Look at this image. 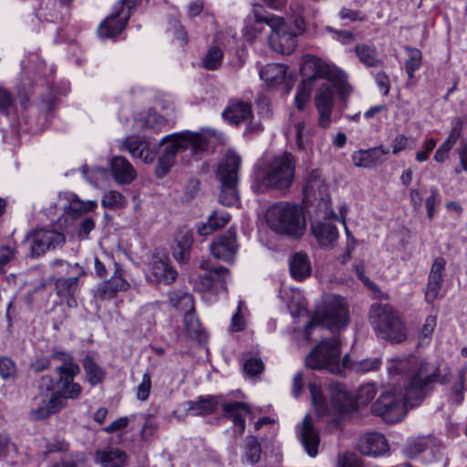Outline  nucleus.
Returning <instances> with one entry per match:
<instances>
[{
    "mask_svg": "<svg viewBox=\"0 0 467 467\" xmlns=\"http://www.w3.org/2000/svg\"><path fill=\"white\" fill-rule=\"evenodd\" d=\"M388 373L391 389L379 395L371 412L390 423L400 421L406 409L420 404L440 380L439 366L415 356L391 359Z\"/></svg>",
    "mask_w": 467,
    "mask_h": 467,
    "instance_id": "f257e3e1",
    "label": "nucleus"
},
{
    "mask_svg": "<svg viewBox=\"0 0 467 467\" xmlns=\"http://www.w3.org/2000/svg\"><path fill=\"white\" fill-rule=\"evenodd\" d=\"M209 140L203 133L185 130L164 137L160 142V156L155 166V175L165 177L175 163L179 152L190 150L191 155L198 157L207 150Z\"/></svg>",
    "mask_w": 467,
    "mask_h": 467,
    "instance_id": "f03ea898",
    "label": "nucleus"
},
{
    "mask_svg": "<svg viewBox=\"0 0 467 467\" xmlns=\"http://www.w3.org/2000/svg\"><path fill=\"white\" fill-rule=\"evenodd\" d=\"M349 319V305L346 298L335 294H324L306 326V337L310 338L311 330L319 326L338 333L348 327Z\"/></svg>",
    "mask_w": 467,
    "mask_h": 467,
    "instance_id": "7ed1b4c3",
    "label": "nucleus"
},
{
    "mask_svg": "<svg viewBox=\"0 0 467 467\" xmlns=\"http://www.w3.org/2000/svg\"><path fill=\"white\" fill-rule=\"evenodd\" d=\"M295 171L294 155L285 151L254 174L252 187L257 192H265L268 189L286 190L294 182Z\"/></svg>",
    "mask_w": 467,
    "mask_h": 467,
    "instance_id": "20e7f679",
    "label": "nucleus"
},
{
    "mask_svg": "<svg viewBox=\"0 0 467 467\" xmlns=\"http://www.w3.org/2000/svg\"><path fill=\"white\" fill-rule=\"evenodd\" d=\"M322 83L318 86L315 94V105L318 110V125L327 128L331 122V113L334 106L335 95L337 93L340 101L346 107L347 99L352 88L347 82L343 73L332 67L331 78H321Z\"/></svg>",
    "mask_w": 467,
    "mask_h": 467,
    "instance_id": "39448f33",
    "label": "nucleus"
},
{
    "mask_svg": "<svg viewBox=\"0 0 467 467\" xmlns=\"http://www.w3.org/2000/svg\"><path fill=\"white\" fill-rule=\"evenodd\" d=\"M268 226L278 234L300 239L306 233V222L303 208L289 202H276L266 213Z\"/></svg>",
    "mask_w": 467,
    "mask_h": 467,
    "instance_id": "423d86ee",
    "label": "nucleus"
},
{
    "mask_svg": "<svg viewBox=\"0 0 467 467\" xmlns=\"http://www.w3.org/2000/svg\"><path fill=\"white\" fill-rule=\"evenodd\" d=\"M368 320L378 337L395 344L406 340V324L391 305L373 303L369 308Z\"/></svg>",
    "mask_w": 467,
    "mask_h": 467,
    "instance_id": "0eeeda50",
    "label": "nucleus"
},
{
    "mask_svg": "<svg viewBox=\"0 0 467 467\" xmlns=\"http://www.w3.org/2000/svg\"><path fill=\"white\" fill-rule=\"evenodd\" d=\"M256 24H265L271 28L268 42L273 50L283 55L291 54L296 47V34L280 16L267 13L261 5L254 9Z\"/></svg>",
    "mask_w": 467,
    "mask_h": 467,
    "instance_id": "6e6552de",
    "label": "nucleus"
},
{
    "mask_svg": "<svg viewBox=\"0 0 467 467\" xmlns=\"http://www.w3.org/2000/svg\"><path fill=\"white\" fill-rule=\"evenodd\" d=\"M240 165L241 157L229 150L218 167L217 176L221 182L219 202L223 206L235 205L239 201L237 182Z\"/></svg>",
    "mask_w": 467,
    "mask_h": 467,
    "instance_id": "1a4fd4ad",
    "label": "nucleus"
},
{
    "mask_svg": "<svg viewBox=\"0 0 467 467\" xmlns=\"http://www.w3.org/2000/svg\"><path fill=\"white\" fill-rule=\"evenodd\" d=\"M340 339L334 335L317 344L306 358V365L312 369H327L333 374H341Z\"/></svg>",
    "mask_w": 467,
    "mask_h": 467,
    "instance_id": "9d476101",
    "label": "nucleus"
},
{
    "mask_svg": "<svg viewBox=\"0 0 467 467\" xmlns=\"http://www.w3.org/2000/svg\"><path fill=\"white\" fill-rule=\"evenodd\" d=\"M301 72L304 78L299 84L295 96V104L300 110L304 109L309 99L314 82L321 78L332 77V66L319 57L308 55L305 57L301 66Z\"/></svg>",
    "mask_w": 467,
    "mask_h": 467,
    "instance_id": "9b49d317",
    "label": "nucleus"
},
{
    "mask_svg": "<svg viewBox=\"0 0 467 467\" xmlns=\"http://www.w3.org/2000/svg\"><path fill=\"white\" fill-rule=\"evenodd\" d=\"M331 403L335 410L340 414L351 413L359 406L368 404L376 396L377 389L374 383L361 385L354 399L349 397L346 386L341 383H332L329 386Z\"/></svg>",
    "mask_w": 467,
    "mask_h": 467,
    "instance_id": "f8f14e48",
    "label": "nucleus"
},
{
    "mask_svg": "<svg viewBox=\"0 0 467 467\" xmlns=\"http://www.w3.org/2000/svg\"><path fill=\"white\" fill-rule=\"evenodd\" d=\"M143 0H120L114 5L112 14L108 16L98 28L101 38H113L126 27L131 10L135 9Z\"/></svg>",
    "mask_w": 467,
    "mask_h": 467,
    "instance_id": "ddd939ff",
    "label": "nucleus"
},
{
    "mask_svg": "<svg viewBox=\"0 0 467 467\" xmlns=\"http://www.w3.org/2000/svg\"><path fill=\"white\" fill-rule=\"evenodd\" d=\"M65 243L66 237L63 234L46 229H36L29 233L24 241L28 246L31 257H39L47 251L62 247Z\"/></svg>",
    "mask_w": 467,
    "mask_h": 467,
    "instance_id": "4468645a",
    "label": "nucleus"
},
{
    "mask_svg": "<svg viewBox=\"0 0 467 467\" xmlns=\"http://www.w3.org/2000/svg\"><path fill=\"white\" fill-rule=\"evenodd\" d=\"M327 211V214H326L325 210L323 211L324 220H317L311 223V233L320 248L331 250L336 246L339 237L338 230L331 220L338 221V217L331 208Z\"/></svg>",
    "mask_w": 467,
    "mask_h": 467,
    "instance_id": "2eb2a0df",
    "label": "nucleus"
},
{
    "mask_svg": "<svg viewBox=\"0 0 467 467\" xmlns=\"http://www.w3.org/2000/svg\"><path fill=\"white\" fill-rule=\"evenodd\" d=\"M305 198L309 202H317L318 208L325 209L327 214L329 206V195L327 192V186L318 170L311 171L306 180L304 186Z\"/></svg>",
    "mask_w": 467,
    "mask_h": 467,
    "instance_id": "dca6fc26",
    "label": "nucleus"
},
{
    "mask_svg": "<svg viewBox=\"0 0 467 467\" xmlns=\"http://www.w3.org/2000/svg\"><path fill=\"white\" fill-rule=\"evenodd\" d=\"M229 275L230 274L227 268L219 266L217 268L209 269L198 276L191 275L189 279L190 282L194 283V289L197 290V292H202L203 289L218 291L227 289L225 284Z\"/></svg>",
    "mask_w": 467,
    "mask_h": 467,
    "instance_id": "f3484780",
    "label": "nucleus"
},
{
    "mask_svg": "<svg viewBox=\"0 0 467 467\" xmlns=\"http://www.w3.org/2000/svg\"><path fill=\"white\" fill-rule=\"evenodd\" d=\"M238 250L236 230L230 227L225 233L220 234L210 245L213 257L224 262H231Z\"/></svg>",
    "mask_w": 467,
    "mask_h": 467,
    "instance_id": "a211bd4d",
    "label": "nucleus"
},
{
    "mask_svg": "<svg viewBox=\"0 0 467 467\" xmlns=\"http://www.w3.org/2000/svg\"><path fill=\"white\" fill-rule=\"evenodd\" d=\"M298 437L306 453L310 457L317 456L320 442L319 433L314 427L311 418L306 414L301 424L297 426Z\"/></svg>",
    "mask_w": 467,
    "mask_h": 467,
    "instance_id": "6ab92c4d",
    "label": "nucleus"
},
{
    "mask_svg": "<svg viewBox=\"0 0 467 467\" xmlns=\"http://www.w3.org/2000/svg\"><path fill=\"white\" fill-rule=\"evenodd\" d=\"M404 451L410 458H415L421 453H427L431 458H435L440 454L441 448L434 437L423 436L410 440Z\"/></svg>",
    "mask_w": 467,
    "mask_h": 467,
    "instance_id": "aec40b11",
    "label": "nucleus"
},
{
    "mask_svg": "<svg viewBox=\"0 0 467 467\" xmlns=\"http://www.w3.org/2000/svg\"><path fill=\"white\" fill-rule=\"evenodd\" d=\"M180 302L189 306L190 309L184 314V327L188 336L191 338L202 340L204 337V330L199 318L196 316L193 306V297L192 294H182L180 296Z\"/></svg>",
    "mask_w": 467,
    "mask_h": 467,
    "instance_id": "412c9836",
    "label": "nucleus"
},
{
    "mask_svg": "<svg viewBox=\"0 0 467 467\" xmlns=\"http://www.w3.org/2000/svg\"><path fill=\"white\" fill-rule=\"evenodd\" d=\"M66 274L67 277L54 279L57 292H75L79 288L81 279L87 275L84 269L78 264H67Z\"/></svg>",
    "mask_w": 467,
    "mask_h": 467,
    "instance_id": "4be33fe9",
    "label": "nucleus"
},
{
    "mask_svg": "<svg viewBox=\"0 0 467 467\" xmlns=\"http://www.w3.org/2000/svg\"><path fill=\"white\" fill-rule=\"evenodd\" d=\"M39 398L34 401V405L37 406L33 410V415L37 420H44L63 409L67 404V399L60 391H54L47 400L41 398L43 405L38 404Z\"/></svg>",
    "mask_w": 467,
    "mask_h": 467,
    "instance_id": "5701e85b",
    "label": "nucleus"
},
{
    "mask_svg": "<svg viewBox=\"0 0 467 467\" xmlns=\"http://www.w3.org/2000/svg\"><path fill=\"white\" fill-rule=\"evenodd\" d=\"M358 448L361 453L372 457L383 455L389 451L385 436L377 432L361 437Z\"/></svg>",
    "mask_w": 467,
    "mask_h": 467,
    "instance_id": "b1692460",
    "label": "nucleus"
},
{
    "mask_svg": "<svg viewBox=\"0 0 467 467\" xmlns=\"http://www.w3.org/2000/svg\"><path fill=\"white\" fill-rule=\"evenodd\" d=\"M109 166L111 174L119 184H130L137 176L133 166L123 156L112 157Z\"/></svg>",
    "mask_w": 467,
    "mask_h": 467,
    "instance_id": "393cba45",
    "label": "nucleus"
},
{
    "mask_svg": "<svg viewBox=\"0 0 467 467\" xmlns=\"http://www.w3.org/2000/svg\"><path fill=\"white\" fill-rule=\"evenodd\" d=\"M388 151L381 146L368 150H359L353 152L351 158L353 163L358 167L371 168L385 161Z\"/></svg>",
    "mask_w": 467,
    "mask_h": 467,
    "instance_id": "a878e982",
    "label": "nucleus"
},
{
    "mask_svg": "<svg viewBox=\"0 0 467 467\" xmlns=\"http://www.w3.org/2000/svg\"><path fill=\"white\" fill-rule=\"evenodd\" d=\"M95 460L102 467H124L128 462V455L119 448L107 447L95 451Z\"/></svg>",
    "mask_w": 467,
    "mask_h": 467,
    "instance_id": "bb28decb",
    "label": "nucleus"
},
{
    "mask_svg": "<svg viewBox=\"0 0 467 467\" xmlns=\"http://www.w3.org/2000/svg\"><path fill=\"white\" fill-rule=\"evenodd\" d=\"M223 410L234 422L235 426L234 433L242 435L245 429V420L244 416L251 412L249 405L240 401L228 402L223 405Z\"/></svg>",
    "mask_w": 467,
    "mask_h": 467,
    "instance_id": "cd10ccee",
    "label": "nucleus"
},
{
    "mask_svg": "<svg viewBox=\"0 0 467 467\" xmlns=\"http://www.w3.org/2000/svg\"><path fill=\"white\" fill-rule=\"evenodd\" d=\"M223 117L233 124H239L253 117L252 106L249 102L244 100H232L223 110Z\"/></svg>",
    "mask_w": 467,
    "mask_h": 467,
    "instance_id": "c85d7f7f",
    "label": "nucleus"
},
{
    "mask_svg": "<svg viewBox=\"0 0 467 467\" xmlns=\"http://www.w3.org/2000/svg\"><path fill=\"white\" fill-rule=\"evenodd\" d=\"M192 242V235L190 232L181 231L176 234L175 244L172 247V255L180 265L188 263Z\"/></svg>",
    "mask_w": 467,
    "mask_h": 467,
    "instance_id": "c756f323",
    "label": "nucleus"
},
{
    "mask_svg": "<svg viewBox=\"0 0 467 467\" xmlns=\"http://www.w3.org/2000/svg\"><path fill=\"white\" fill-rule=\"evenodd\" d=\"M186 411L193 416H204L213 413L218 406V401L213 396L199 397L196 400H187L184 403Z\"/></svg>",
    "mask_w": 467,
    "mask_h": 467,
    "instance_id": "7c9ffc66",
    "label": "nucleus"
},
{
    "mask_svg": "<svg viewBox=\"0 0 467 467\" xmlns=\"http://www.w3.org/2000/svg\"><path fill=\"white\" fill-rule=\"evenodd\" d=\"M289 270L294 279L303 280L311 274V263L306 253H295L289 260Z\"/></svg>",
    "mask_w": 467,
    "mask_h": 467,
    "instance_id": "2f4dec72",
    "label": "nucleus"
},
{
    "mask_svg": "<svg viewBox=\"0 0 467 467\" xmlns=\"http://www.w3.org/2000/svg\"><path fill=\"white\" fill-rule=\"evenodd\" d=\"M152 274L159 282L166 285L173 283L178 275L177 271L170 265L168 257L155 258L152 262Z\"/></svg>",
    "mask_w": 467,
    "mask_h": 467,
    "instance_id": "473e14b6",
    "label": "nucleus"
},
{
    "mask_svg": "<svg viewBox=\"0 0 467 467\" xmlns=\"http://www.w3.org/2000/svg\"><path fill=\"white\" fill-rule=\"evenodd\" d=\"M354 52L359 61L368 67H379L383 65V60L379 57L377 47L368 44H358L354 47Z\"/></svg>",
    "mask_w": 467,
    "mask_h": 467,
    "instance_id": "72a5a7b5",
    "label": "nucleus"
},
{
    "mask_svg": "<svg viewBox=\"0 0 467 467\" xmlns=\"http://www.w3.org/2000/svg\"><path fill=\"white\" fill-rule=\"evenodd\" d=\"M79 373L80 371H73L57 374L58 378L57 379L49 375L43 376L40 379V388L51 391L57 387L58 391H62L75 382L74 379Z\"/></svg>",
    "mask_w": 467,
    "mask_h": 467,
    "instance_id": "f704fd0d",
    "label": "nucleus"
},
{
    "mask_svg": "<svg viewBox=\"0 0 467 467\" xmlns=\"http://www.w3.org/2000/svg\"><path fill=\"white\" fill-rule=\"evenodd\" d=\"M286 67L284 64L273 63L265 66L259 72L261 79L269 86H277L285 80L286 77Z\"/></svg>",
    "mask_w": 467,
    "mask_h": 467,
    "instance_id": "c9c22d12",
    "label": "nucleus"
},
{
    "mask_svg": "<svg viewBox=\"0 0 467 467\" xmlns=\"http://www.w3.org/2000/svg\"><path fill=\"white\" fill-rule=\"evenodd\" d=\"M292 127L297 150L306 151L311 146L313 127L304 119L296 121Z\"/></svg>",
    "mask_w": 467,
    "mask_h": 467,
    "instance_id": "e433bc0d",
    "label": "nucleus"
},
{
    "mask_svg": "<svg viewBox=\"0 0 467 467\" xmlns=\"http://www.w3.org/2000/svg\"><path fill=\"white\" fill-rule=\"evenodd\" d=\"M50 358L60 362V365L57 366L55 368L57 374L80 371L79 365L75 361L72 353L68 351L55 348L51 352Z\"/></svg>",
    "mask_w": 467,
    "mask_h": 467,
    "instance_id": "4c0bfd02",
    "label": "nucleus"
},
{
    "mask_svg": "<svg viewBox=\"0 0 467 467\" xmlns=\"http://www.w3.org/2000/svg\"><path fill=\"white\" fill-rule=\"evenodd\" d=\"M82 367L86 374V379L91 386L101 383L106 378V371L94 358L88 355L82 360Z\"/></svg>",
    "mask_w": 467,
    "mask_h": 467,
    "instance_id": "58836bf2",
    "label": "nucleus"
},
{
    "mask_svg": "<svg viewBox=\"0 0 467 467\" xmlns=\"http://www.w3.org/2000/svg\"><path fill=\"white\" fill-rule=\"evenodd\" d=\"M230 220V215L223 211L213 212L208 219V222L198 227L200 235H209L214 231L223 227Z\"/></svg>",
    "mask_w": 467,
    "mask_h": 467,
    "instance_id": "ea45409f",
    "label": "nucleus"
},
{
    "mask_svg": "<svg viewBox=\"0 0 467 467\" xmlns=\"http://www.w3.org/2000/svg\"><path fill=\"white\" fill-rule=\"evenodd\" d=\"M446 260L443 257H437L431 265L429 276L430 292H435L441 288L443 280V273L445 270Z\"/></svg>",
    "mask_w": 467,
    "mask_h": 467,
    "instance_id": "a19ab883",
    "label": "nucleus"
},
{
    "mask_svg": "<svg viewBox=\"0 0 467 467\" xmlns=\"http://www.w3.org/2000/svg\"><path fill=\"white\" fill-rule=\"evenodd\" d=\"M408 59L405 62V70L410 79L414 78V73L422 64V54L420 49L406 47Z\"/></svg>",
    "mask_w": 467,
    "mask_h": 467,
    "instance_id": "79ce46f5",
    "label": "nucleus"
},
{
    "mask_svg": "<svg viewBox=\"0 0 467 467\" xmlns=\"http://www.w3.org/2000/svg\"><path fill=\"white\" fill-rule=\"evenodd\" d=\"M308 389L312 397L313 404L318 415L323 416L327 414L329 410V406L323 396L319 385L312 382L308 384Z\"/></svg>",
    "mask_w": 467,
    "mask_h": 467,
    "instance_id": "37998d69",
    "label": "nucleus"
},
{
    "mask_svg": "<svg viewBox=\"0 0 467 467\" xmlns=\"http://www.w3.org/2000/svg\"><path fill=\"white\" fill-rule=\"evenodd\" d=\"M308 389L312 397L313 404L318 415L323 416L327 414L329 410V406L323 396L319 385L312 382L308 384Z\"/></svg>",
    "mask_w": 467,
    "mask_h": 467,
    "instance_id": "c03bdc74",
    "label": "nucleus"
},
{
    "mask_svg": "<svg viewBox=\"0 0 467 467\" xmlns=\"http://www.w3.org/2000/svg\"><path fill=\"white\" fill-rule=\"evenodd\" d=\"M223 57V50L218 47H211L202 59V67L208 70L217 69Z\"/></svg>",
    "mask_w": 467,
    "mask_h": 467,
    "instance_id": "a18cd8bd",
    "label": "nucleus"
},
{
    "mask_svg": "<svg viewBox=\"0 0 467 467\" xmlns=\"http://www.w3.org/2000/svg\"><path fill=\"white\" fill-rule=\"evenodd\" d=\"M0 377L5 381H15L17 378L16 365L8 357H0Z\"/></svg>",
    "mask_w": 467,
    "mask_h": 467,
    "instance_id": "49530a36",
    "label": "nucleus"
},
{
    "mask_svg": "<svg viewBox=\"0 0 467 467\" xmlns=\"http://www.w3.org/2000/svg\"><path fill=\"white\" fill-rule=\"evenodd\" d=\"M101 203L105 208L118 209L125 207L127 200L119 192L109 191L104 194Z\"/></svg>",
    "mask_w": 467,
    "mask_h": 467,
    "instance_id": "de8ad7c7",
    "label": "nucleus"
},
{
    "mask_svg": "<svg viewBox=\"0 0 467 467\" xmlns=\"http://www.w3.org/2000/svg\"><path fill=\"white\" fill-rule=\"evenodd\" d=\"M244 449L246 460L250 463L254 464L259 462L261 455V445L255 437L250 436L246 438Z\"/></svg>",
    "mask_w": 467,
    "mask_h": 467,
    "instance_id": "09e8293b",
    "label": "nucleus"
},
{
    "mask_svg": "<svg viewBox=\"0 0 467 467\" xmlns=\"http://www.w3.org/2000/svg\"><path fill=\"white\" fill-rule=\"evenodd\" d=\"M17 452V448L6 434L0 433V462L12 458Z\"/></svg>",
    "mask_w": 467,
    "mask_h": 467,
    "instance_id": "8fccbe9b",
    "label": "nucleus"
},
{
    "mask_svg": "<svg viewBox=\"0 0 467 467\" xmlns=\"http://www.w3.org/2000/svg\"><path fill=\"white\" fill-rule=\"evenodd\" d=\"M96 206L97 202L95 201H88L85 202L78 199H74L70 202L68 207L65 205L64 208H67V213H71L72 216H78L83 213L93 210Z\"/></svg>",
    "mask_w": 467,
    "mask_h": 467,
    "instance_id": "3c124183",
    "label": "nucleus"
},
{
    "mask_svg": "<svg viewBox=\"0 0 467 467\" xmlns=\"http://www.w3.org/2000/svg\"><path fill=\"white\" fill-rule=\"evenodd\" d=\"M381 365L380 359L366 358L352 364V368L357 372H368L377 370Z\"/></svg>",
    "mask_w": 467,
    "mask_h": 467,
    "instance_id": "603ef678",
    "label": "nucleus"
},
{
    "mask_svg": "<svg viewBox=\"0 0 467 467\" xmlns=\"http://www.w3.org/2000/svg\"><path fill=\"white\" fill-rule=\"evenodd\" d=\"M127 150L134 157H142L147 148V143L136 138L128 139L125 141Z\"/></svg>",
    "mask_w": 467,
    "mask_h": 467,
    "instance_id": "864d4df0",
    "label": "nucleus"
},
{
    "mask_svg": "<svg viewBox=\"0 0 467 467\" xmlns=\"http://www.w3.org/2000/svg\"><path fill=\"white\" fill-rule=\"evenodd\" d=\"M464 372L461 371L451 388V400L454 403L460 404L463 400Z\"/></svg>",
    "mask_w": 467,
    "mask_h": 467,
    "instance_id": "5fc2aeb1",
    "label": "nucleus"
},
{
    "mask_svg": "<svg viewBox=\"0 0 467 467\" xmlns=\"http://www.w3.org/2000/svg\"><path fill=\"white\" fill-rule=\"evenodd\" d=\"M244 371L249 376H256L264 370V363L261 358H249L244 363Z\"/></svg>",
    "mask_w": 467,
    "mask_h": 467,
    "instance_id": "6e6d98bb",
    "label": "nucleus"
},
{
    "mask_svg": "<svg viewBox=\"0 0 467 467\" xmlns=\"http://www.w3.org/2000/svg\"><path fill=\"white\" fill-rule=\"evenodd\" d=\"M151 388L150 375L145 372L142 377V380L137 388V399L145 401L150 395Z\"/></svg>",
    "mask_w": 467,
    "mask_h": 467,
    "instance_id": "4d7b16f0",
    "label": "nucleus"
},
{
    "mask_svg": "<svg viewBox=\"0 0 467 467\" xmlns=\"http://www.w3.org/2000/svg\"><path fill=\"white\" fill-rule=\"evenodd\" d=\"M14 108V99L9 91L0 87V112L8 115Z\"/></svg>",
    "mask_w": 467,
    "mask_h": 467,
    "instance_id": "13d9d810",
    "label": "nucleus"
},
{
    "mask_svg": "<svg viewBox=\"0 0 467 467\" xmlns=\"http://www.w3.org/2000/svg\"><path fill=\"white\" fill-rule=\"evenodd\" d=\"M200 188V182L196 179H190L184 186L183 201H192L198 193Z\"/></svg>",
    "mask_w": 467,
    "mask_h": 467,
    "instance_id": "bf43d9fd",
    "label": "nucleus"
},
{
    "mask_svg": "<svg viewBox=\"0 0 467 467\" xmlns=\"http://www.w3.org/2000/svg\"><path fill=\"white\" fill-rule=\"evenodd\" d=\"M108 284L109 292H126L130 288V284L121 275L111 277Z\"/></svg>",
    "mask_w": 467,
    "mask_h": 467,
    "instance_id": "052dcab7",
    "label": "nucleus"
},
{
    "mask_svg": "<svg viewBox=\"0 0 467 467\" xmlns=\"http://www.w3.org/2000/svg\"><path fill=\"white\" fill-rule=\"evenodd\" d=\"M255 102L258 114L261 117L269 118L271 116L270 99L265 95H259Z\"/></svg>",
    "mask_w": 467,
    "mask_h": 467,
    "instance_id": "680f3d73",
    "label": "nucleus"
},
{
    "mask_svg": "<svg viewBox=\"0 0 467 467\" xmlns=\"http://www.w3.org/2000/svg\"><path fill=\"white\" fill-rule=\"evenodd\" d=\"M437 324V318L435 315H430L426 317L425 323L420 330V337L421 340H424L425 338H429L431 334L433 333V330Z\"/></svg>",
    "mask_w": 467,
    "mask_h": 467,
    "instance_id": "e2e57ef3",
    "label": "nucleus"
},
{
    "mask_svg": "<svg viewBox=\"0 0 467 467\" xmlns=\"http://www.w3.org/2000/svg\"><path fill=\"white\" fill-rule=\"evenodd\" d=\"M243 302L240 301L237 307V313L234 315L231 321V329L233 331H242L244 329L245 324L242 315Z\"/></svg>",
    "mask_w": 467,
    "mask_h": 467,
    "instance_id": "0e129e2a",
    "label": "nucleus"
},
{
    "mask_svg": "<svg viewBox=\"0 0 467 467\" xmlns=\"http://www.w3.org/2000/svg\"><path fill=\"white\" fill-rule=\"evenodd\" d=\"M338 467H363L362 462L352 454H343L338 457Z\"/></svg>",
    "mask_w": 467,
    "mask_h": 467,
    "instance_id": "69168bd1",
    "label": "nucleus"
},
{
    "mask_svg": "<svg viewBox=\"0 0 467 467\" xmlns=\"http://www.w3.org/2000/svg\"><path fill=\"white\" fill-rule=\"evenodd\" d=\"M94 227L95 222L92 218H84L79 223L78 236L82 239H86Z\"/></svg>",
    "mask_w": 467,
    "mask_h": 467,
    "instance_id": "338daca9",
    "label": "nucleus"
},
{
    "mask_svg": "<svg viewBox=\"0 0 467 467\" xmlns=\"http://www.w3.org/2000/svg\"><path fill=\"white\" fill-rule=\"evenodd\" d=\"M60 392L63 393L66 399L77 400L81 396L82 387L79 383L75 381L74 383H71L68 388Z\"/></svg>",
    "mask_w": 467,
    "mask_h": 467,
    "instance_id": "774afa93",
    "label": "nucleus"
}]
</instances>
